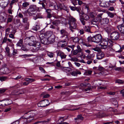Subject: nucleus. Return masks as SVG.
I'll use <instances>...</instances> for the list:
<instances>
[{
    "label": "nucleus",
    "instance_id": "37",
    "mask_svg": "<svg viewBox=\"0 0 124 124\" xmlns=\"http://www.w3.org/2000/svg\"><path fill=\"white\" fill-rule=\"evenodd\" d=\"M84 29L85 31L88 32H90V28L88 26H85L84 27Z\"/></svg>",
    "mask_w": 124,
    "mask_h": 124
},
{
    "label": "nucleus",
    "instance_id": "27",
    "mask_svg": "<svg viewBox=\"0 0 124 124\" xmlns=\"http://www.w3.org/2000/svg\"><path fill=\"white\" fill-rule=\"evenodd\" d=\"M104 56V54L102 52L98 53L97 55V58L98 59L100 60Z\"/></svg>",
    "mask_w": 124,
    "mask_h": 124
},
{
    "label": "nucleus",
    "instance_id": "38",
    "mask_svg": "<svg viewBox=\"0 0 124 124\" xmlns=\"http://www.w3.org/2000/svg\"><path fill=\"white\" fill-rule=\"evenodd\" d=\"M48 56L50 58L53 57L54 53L52 52H48L47 53Z\"/></svg>",
    "mask_w": 124,
    "mask_h": 124
},
{
    "label": "nucleus",
    "instance_id": "30",
    "mask_svg": "<svg viewBox=\"0 0 124 124\" xmlns=\"http://www.w3.org/2000/svg\"><path fill=\"white\" fill-rule=\"evenodd\" d=\"M80 17H82V19L86 20H88L89 18V16L85 14H83L82 16H80Z\"/></svg>",
    "mask_w": 124,
    "mask_h": 124
},
{
    "label": "nucleus",
    "instance_id": "61",
    "mask_svg": "<svg viewBox=\"0 0 124 124\" xmlns=\"http://www.w3.org/2000/svg\"><path fill=\"white\" fill-rule=\"evenodd\" d=\"M71 75L73 76H77V73L76 72V71H73L72 72L71 74Z\"/></svg>",
    "mask_w": 124,
    "mask_h": 124
},
{
    "label": "nucleus",
    "instance_id": "6",
    "mask_svg": "<svg viewBox=\"0 0 124 124\" xmlns=\"http://www.w3.org/2000/svg\"><path fill=\"white\" fill-rule=\"evenodd\" d=\"M31 111H28L24 115L25 117H26V118L29 119L30 121H31L34 119L33 117L35 115V114L33 112H30Z\"/></svg>",
    "mask_w": 124,
    "mask_h": 124
},
{
    "label": "nucleus",
    "instance_id": "57",
    "mask_svg": "<svg viewBox=\"0 0 124 124\" xmlns=\"http://www.w3.org/2000/svg\"><path fill=\"white\" fill-rule=\"evenodd\" d=\"M124 82L123 81L120 79H118L116 81V83H123Z\"/></svg>",
    "mask_w": 124,
    "mask_h": 124
},
{
    "label": "nucleus",
    "instance_id": "64",
    "mask_svg": "<svg viewBox=\"0 0 124 124\" xmlns=\"http://www.w3.org/2000/svg\"><path fill=\"white\" fill-rule=\"evenodd\" d=\"M107 93L110 95H114L115 94V93L114 92H108Z\"/></svg>",
    "mask_w": 124,
    "mask_h": 124
},
{
    "label": "nucleus",
    "instance_id": "35",
    "mask_svg": "<svg viewBox=\"0 0 124 124\" xmlns=\"http://www.w3.org/2000/svg\"><path fill=\"white\" fill-rule=\"evenodd\" d=\"M105 31L108 33L110 32L111 30V27L109 26L105 28Z\"/></svg>",
    "mask_w": 124,
    "mask_h": 124
},
{
    "label": "nucleus",
    "instance_id": "44",
    "mask_svg": "<svg viewBox=\"0 0 124 124\" xmlns=\"http://www.w3.org/2000/svg\"><path fill=\"white\" fill-rule=\"evenodd\" d=\"M92 71L91 70H88L86 71V72L84 74L85 75H88L91 74H92Z\"/></svg>",
    "mask_w": 124,
    "mask_h": 124
},
{
    "label": "nucleus",
    "instance_id": "18",
    "mask_svg": "<svg viewBox=\"0 0 124 124\" xmlns=\"http://www.w3.org/2000/svg\"><path fill=\"white\" fill-rule=\"evenodd\" d=\"M41 43L44 45L48 44V39L45 37L42 39L41 38Z\"/></svg>",
    "mask_w": 124,
    "mask_h": 124
},
{
    "label": "nucleus",
    "instance_id": "8",
    "mask_svg": "<svg viewBox=\"0 0 124 124\" xmlns=\"http://www.w3.org/2000/svg\"><path fill=\"white\" fill-rule=\"evenodd\" d=\"M110 37L111 39L112 40H116L118 39L119 38V33L116 31L113 32L111 33Z\"/></svg>",
    "mask_w": 124,
    "mask_h": 124
},
{
    "label": "nucleus",
    "instance_id": "46",
    "mask_svg": "<svg viewBox=\"0 0 124 124\" xmlns=\"http://www.w3.org/2000/svg\"><path fill=\"white\" fill-rule=\"evenodd\" d=\"M113 104L116 106V107H118V102L116 100H115L114 101H113Z\"/></svg>",
    "mask_w": 124,
    "mask_h": 124
},
{
    "label": "nucleus",
    "instance_id": "41",
    "mask_svg": "<svg viewBox=\"0 0 124 124\" xmlns=\"http://www.w3.org/2000/svg\"><path fill=\"white\" fill-rule=\"evenodd\" d=\"M67 119L66 118H65L64 117H61L60 118V119L58 120V123L63 122Z\"/></svg>",
    "mask_w": 124,
    "mask_h": 124
},
{
    "label": "nucleus",
    "instance_id": "21",
    "mask_svg": "<svg viewBox=\"0 0 124 124\" xmlns=\"http://www.w3.org/2000/svg\"><path fill=\"white\" fill-rule=\"evenodd\" d=\"M108 115L106 114L103 113L102 112H100L96 114V116L98 118L103 117L105 116H108Z\"/></svg>",
    "mask_w": 124,
    "mask_h": 124
},
{
    "label": "nucleus",
    "instance_id": "11",
    "mask_svg": "<svg viewBox=\"0 0 124 124\" xmlns=\"http://www.w3.org/2000/svg\"><path fill=\"white\" fill-rule=\"evenodd\" d=\"M0 72L2 74H7L9 73V70L8 68L4 67L0 70Z\"/></svg>",
    "mask_w": 124,
    "mask_h": 124
},
{
    "label": "nucleus",
    "instance_id": "14",
    "mask_svg": "<svg viewBox=\"0 0 124 124\" xmlns=\"http://www.w3.org/2000/svg\"><path fill=\"white\" fill-rule=\"evenodd\" d=\"M13 92V94L15 95L21 94L25 92V90L24 89H22L14 91Z\"/></svg>",
    "mask_w": 124,
    "mask_h": 124
},
{
    "label": "nucleus",
    "instance_id": "19",
    "mask_svg": "<svg viewBox=\"0 0 124 124\" xmlns=\"http://www.w3.org/2000/svg\"><path fill=\"white\" fill-rule=\"evenodd\" d=\"M37 8L35 5L30 6L28 10L31 12H34L37 10Z\"/></svg>",
    "mask_w": 124,
    "mask_h": 124
},
{
    "label": "nucleus",
    "instance_id": "2",
    "mask_svg": "<svg viewBox=\"0 0 124 124\" xmlns=\"http://www.w3.org/2000/svg\"><path fill=\"white\" fill-rule=\"evenodd\" d=\"M28 44L30 46H32L31 50L33 52H37L39 50L41 46L39 42L37 41H34V40L31 41Z\"/></svg>",
    "mask_w": 124,
    "mask_h": 124
},
{
    "label": "nucleus",
    "instance_id": "53",
    "mask_svg": "<svg viewBox=\"0 0 124 124\" xmlns=\"http://www.w3.org/2000/svg\"><path fill=\"white\" fill-rule=\"evenodd\" d=\"M90 17L92 18H94L95 16V14L93 12H91L90 13Z\"/></svg>",
    "mask_w": 124,
    "mask_h": 124
},
{
    "label": "nucleus",
    "instance_id": "32",
    "mask_svg": "<svg viewBox=\"0 0 124 124\" xmlns=\"http://www.w3.org/2000/svg\"><path fill=\"white\" fill-rule=\"evenodd\" d=\"M5 100H3L0 101V108H1L3 107L6 106V105L5 104Z\"/></svg>",
    "mask_w": 124,
    "mask_h": 124
},
{
    "label": "nucleus",
    "instance_id": "25",
    "mask_svg": "<svg viewBox=\"0 0 124 124\" xmlns=\"http://www.w3.org/2000/svg\"><path fill=\"white\" fill-rule=\"evenodd\" d=\"M109 22V19L108 18H105L101 19V23L102 24H107Z\"/></svg>",
    "mask_w": 124,
    "mask_h": 124
},
{
    "label": "nucleus",
    "instance_id": "13",
    "mask_svg": "<svg viewBox=\"0 0 124 124\" xmlns=\"http://www.w3.org/2000/svg\"><path fill=\"white\" fill-rule=\"evenodd\" d=\"M48 39L49 44L53 43L55 42V36L54 35H52Z\"/></svg>",
    "mask_w": 124,
    "mask_h": 124
},
{
    "label": "nucleus",
    "instance_id": "15",
    "mask_svg": "<svg viewBox=\"0 0 124 124\" xmlns=\"http://www.w3.org/2000/svg\"><path fill=\"white\" fill-rule=\"evenodd\" d=\"M57 54L58 56L60 57L62 59L66 58L67 56V55L63 52L60 51L58 52Z\"/></svg>",
    "mask_w": 124,
    "mask_h": 124
},
{
    "label": "nucleus",
    "instance_id": "39",
    "mask_svg": "<svg viewBox=\"0 0 124 124\" xmlns=\"http://www.w3.org/2000/svg\"><path fill=\"white\" fill-rule=\"evenodd\" d=\"M50 120V119H47L46 120L43 121H39L35 122V123L34 124H37L38 123H44L46 122H48Z\"/></svg>",
    "mask_w": 124,
    "mask_h": 124
},
{
    "label": "nucleus",
    "instance_id": "3",
    "mask_svg": "<svg viewBox=\"0 0 124 124\" xmlns=\"http://www.w3.org/2000/svg\"><path fill=\"white\" fill-rule=\"evenodd\" d=\"M94 73L96 76H100L101 75H105L103 71L104 68L101 67H94L93 68Z\"/></svg>",
    "mask_w": 124,
    "mask_h": 124
},
{
    "label": "nucleus",
    "instance_id": "34",
    "mask_svg": "<svg viewBox=\"0 0 124 124\" xmlns=\"http://www.w3.org/2000/svg\"><path fill=\"white\" fill-rule=\"evenodd\" d=\"M87 41L85 40V39L80 38L79 39V43L82 44L83 45L84 44L85 42H87Z\"/></svg>",
    "mask_w": 124,
    "mask_h": 124
},
{
    "label": "nucleus",
    "instance_id": "42",
    "mask_svg": "<svg viewBox=\"0 0 124 124\" xmlns=\"http://www.w3.org/2000/svg\"><path fill=\"white\" fill-rule=\"evenodd\" d=\"M118 47L120 48V49L118 50L116 52L119 53L121 52L122 51V49H124V45H123L122 47H121L119 45L118 46Z\"/></svg>",
    "mask_w": 124,
    "mask_h": 124
},
{
    "label": "nucleus",
    "instance_id": "47",
    "mask_svg": "<svg viewBox=\"0 0 124 124\" xmlns=\"http://www.w3.org/2000/svg\"><path fill=\"white\" fill-rule=\"evenodd\" d=\"M76 46L77 47V49L76 50H78L79 52L80 53L82 51V49L79 45H77Z\"/></svg>",
    "mask_w": 124,
    "mask_h": 124
},
{
    "label": "nucleus",
    "instance_id": "12",
    "mask_svg": "<svg viewBox=\"0 0 124 124\" xmlns=\"http://www.w3.org/2000/svg\"><path fill=\"white\" fill-rule=\"evenodd\" d=\"M60 34L61 36L60 37L61 38H63L65 36H66L67 37V36L68 35V33L64 29H62L60 31Z\"/></svg>",
    "mask_w": 124,
    "mask_h": 124
},
{
    "label": "nucleus",
    "instance_id": "59",
    "mask_svg": "<svg viewBox=\"0 0 124 124\" xmlns=\"http://www.w3.org/2000/svg\"><path fill=\"white\" fill-rule=\"evenodd\" d=\"M79 33L81 34H83L84 33V31L83 29H81L79 31Z\"/></svg>",
    "mask_w": 124,
    "mask_h": 124
},
{
    "label": "nucleus",
    "instance_id": "45",
    "mask_svg": "<svg viewBox=\"0 0 124 124\" xmlns=\"http://www.w3.org/2000/svg\"><path fill=\"white\" fill-rule=\"evenodd\" d=\"M108 16L111 18H113L114 16V15L113 14L109 12H107Z\"/></svg>",
    "mask_w": 124,
    "mask_h": 124
},
{
    "label": "nucleus",
    "instance_id": "50",
    "mask_svg": "<svg viewBox=\"0 0 124 124\" xmlns=\"http://www.w3.org/2000/svg\"><path fill=\"white\" fill-rule=\"evenodd\" d=\"M11 30L10 28H7L5 31L6 34L7 35H8L9 34L10 31Z\"/></svg>",
    "mask_w": 124,
    "mask_h": 124
},
{
    "label": "nucleus",
    "instance_id": "58",
    "mask_svg": "<svg viewBox=\"0 0 124 124\" xmlns=\"http://www.w3.org/2000/svg\"><path fill=\"white\" fill-rule=\"evenodd\" d=\"M7 90V89L6 88L1 89L0 90V92L2 93L5 92Z\"/></svg>",
    "mask_w": 124,
    "mask_h": 124
},
{
    "label": "nucleus",
    "instance_id": "16",
    "mask_svg": "<svg viewBox=\"0 0 124 124\" xmlns=\"http://www.w3.org/2000/svg\"><path fill=\"white\" fill-rule=\"evenodd\" d=\"M12 76L14 78H12V79L16 80H17L18 79H20L22 77L21 75H19V74L16 73H14L12 75Z\"/></svg>",
    "mask_w": 124,
    "mask_h": 124
},
{
    "label": "nucleus",
    "instance_id": "31",
    "mask_svg": "<svg viewBox=\"0 0 124 124\" xmlns=\"http://www.w3.org/2000/svg\"><path fill=\"white\" fill-rule=\"evenodd\" d=\"M5 100L6 106H8L12 103V101L10 99Z\"/></svg>",
    "mask_w": 124,
    "mask_h": 124
},
{
    "label": "nucleus",
    "instance_id": "20",
    "mask_svg": "<svg viewBox=\"0 0 124 124\" xmlns=\"http://www.w3.org/2000/svg\"><path fill=\"white\" fill-rule=\"evenodd\" d=\"M83 119V117L82 116V115H78L77 117L75 118V120L76 121V122L79 123L81 122Z\"/></svg>",
    "mask_w": 124,
    "mask_h": 124
},
{
    "label": "nucleus",
    "instance_id": "48",
    "mask_svg": "<svg viewBox=\"0 0 124 124\" xmlns=\"http://www.w3.org/2000/svg\"><path fill=\"white\" fill-rule=\"evenodd\" d=\"M5 49L6 50V52L8 54V56H10V54L9 53V48L8 47H7L5 48Z\"/></svg>",
    "mask_w": 124,
    "mask_h": 124
},
{
    "label": "nucleus",
    "instance_id": "49",
    "mask_svg": "<svg viewBox=\"0 0 124 124\" xmlns=\"http://www.w3.org/2000/svg\"><path fill=\"white\" fill-rule=\"evenodd\" d=\"M5 18L4 17L0 16V21L1 22H5Z\"/></svg>",
    "mask_w": 124,
    "mask_h": 124
},
{
    "label": "nucleus",
    "instance_id": "54",
    "mask_svg": "<svg viewBox=\"0 0 124 124\" xmlns=\"http://www.w3.org/2000/svg\"><path fill=\"white\" fill-rule=\"evenodd\" d=\"M29 4L28 2H25L23 4V6L24 7H26L27 6L29 5Z\"/></svg>",
    "mask_w": 124,
    "mask_h": 124
},
{
    "label": "nucleus",
    "instance_id": "1",
    "mask_svg": "<svg viewBox=\"0 0 124 124\" xmlns=\"http://www.w3.org/2000/svg\"><path fill=\"white\" fill-rule=\"evenodd\" d=\"M76 19L73 17L70 16L69 17L68 24L70 30L72 32L74 31L73 29H76L77 27V24L76 23Z\"/></svg>",
    "mask_w": 124,
    "mask_h": 124
},
{
    "label": "nucleus",
    "instance_id": "52",
    "mask_svg": "<svg viewBox=\"0 0 124 124\" xmlns=\"http://www.w3.org/2000/svg\"><path fill=\"white\" fill-rule=\"evenodd\" d=\"M80 19L82 24L84 25L85 24V22L84 20L82 19V17H80Z\"/></svg>",
    "mask_w": 124,
    "mask_h": 124
},
{
    "label": "nucleus",
    "instance_id": "36",
    "mask_svg": "<svg viewBox=\"0 0 124 124\" xmlns=\"http://www.w3.org/2000/svg\"><path fill=\"white\" fill-rule=\"evenodd\" d=\"M23 43V40L22 39H20L17 42L16 44L17 46L21 47Z\"/></svg>",
    "mask_w": 124,
    "mask_h": 124
},
{
    "label": "nucleus",
    "instance_id": "24",
    "mask_svg": "<svg viewBox=\"0 0 124 124\" xmlns=\"http://www.w3.org/2000/svg\"><path fill=\"white\" fill-rule=\"evenodd\" d=\"M28 18L27 17L23 18V22L24 23H26L27 24L26 29H28V27L29 25V23L28 21Z\"/></svg>",
    "mask_w": 124,
    "mask_h": 124
},
{
    "label": "nucleus",
    "instance_id": "62",
    "mask_svg": "<svg viewBox=\"0 0 124 124\" xmlns=\"http://www.w3.org/2000/svg\"><path fill=\"white\" fill-rule=\"evenodd\" d=\"M76 1H78V3L79 5H80L83 3L82 1L80 0H74Z\"/></svg>",
    "mask_w": 124,
    "mask_h": 124
},
{
    "label": "nucleus",
    "instance_id": "9",
    "mask_svg": "<svg viewBox=\"0 0 124 124\" xmlns=\"http://www.w3.org/2000/svg\"><path fill=\"white\" fill-rule=\"evenodd\" d=\"M18 121L19 122V124H26V123L30 122V121L29 119H28V120L26 117H25V118H20L19 119Z\"/></svg>",
    "mask_w": 124,
    "mask_h": 124
},
{
    "label": "nucleus",
    "instance_id": "7",
    "mask_svg": "<svg viewBox=\"0 0 124 124\" xmlns=\"http://www.w3.org/2000/svg\"><path fill=\"white\" fill-rule=\"evenodd\" d=\"M49 104L48 100H44L40 101L37 105L39 107H44L48 105Z\"/></svg>",
    "mask_w": 124,
    "mask_h": 124
},
{
    "label": "nucleus",
    "instance_id": "28",
    "mask_svg": "<svg viewBox=\"0 0 124 124\" xmlns=\"http://www.w3.org/2000/svg\"><path fill=\"white\" fill-rule=\"evenodd\" d=\"M52 35H54L51 31L47 32L44 35L45 37L48 39Z\"/></svg>",
    "mask_w": 124,
    "mask_h": 124
},
{
    "label": "nucleus",
    "instance_id": "43",
    "mask_svg": "<svg viewBox=\"0 0 124 124\" xmlns=\"http://www.w3.org/2000/svg\"><path fill=\"white\" fill-rule=\"evenodd\" d=\"M8 79V78L6 77H0V80L1 81H5Z\"/></svg>",
    "mask_w": 124,
    "mask_h": 124
},
{
    "label": "nucleus",
    "instance_id": "33",
    "mask_svg": "<svg viewBox=\"0 0 124 124\" xmlns=\"http://www.w3.org/2000/svg\"><path fill=\"white\" fill-rule=\"evenodd\" d=\"M40 28L39 26V24H38V23L37 24H36L35 26H33L32 29V30L37 31L38 30H39Z\"/></svg>",
    "mask_w": 124,
    "mask_h": 124
},
{
    "label": "nucleus",
    "instance_id": "5",
    "mask_svg": "<svg viewBox=\"0 0 124 124\" xmlns=\"http://www.w3.org/2000/svg\"><path fill=\"white\" fill-rule=\"evenodd\" d=\"M102 37L100 34H97L92 37L91 40L92 42L99 43L101 40Z\"/></svg>",
    "mask_w": 124,
    "mask_h": 124
},
{
    "label": "nucleus",
    "instance_id": "29",
    "mask_svg": "<svg viewBox=\"0 0 124 124\" xmlns=\"http://www.w3.org/2000/svg\"><path fill=\"white\" fill-rule=\"evenodd\" d=\"M61 69L64 71L68 72L70 71L71 69L69 67H62Z\"/></svg>",
    "mask_w": 124,
    "mask_h": 124
},
{
    "label": "nucleus",
    "instance_id": "22",
    "mask_svg": "<svg viewBox=\"0 0 124 124\" xmlns=\"http://www.w3.org/2000/svg\"><path fill=\"white\" fill-rule=\"evenodd\" d=\"M8 2L0 0V6L3 8L6 7L8 5Z\"/></svg>",
    "mask_w": 124,
    "mask_h": 124
},
{
    "label": "nucleus",
    "instance_id": "56",
    "mask_svg": "<svg viewBox=\"0 0 124 124\" xmlns=\"http://www.w3.org/2000/svg\"><path fill=\"white\" fill-rule=\"evenodd\" d=\"M73 54L74 55H76L78 53H80L79 52L78 50H73Z\"/></svg>",
    "mask_w": 124,
    "mask_h": 124
},
{
    "label": "nucleus",
    "instance_id": "17",
    "mask_svg": "<svg viewBox=\"0 0 124 124\" xmlns=\"http://www.w3.org/2000/svg\"><path fill=\"white\" fill-rule=\"evenodd\" d=\"M117 28L121 33H124V24H122L117 26Z\"/></svg>",
    "mask_w": 124,
    "mask_h": 124
},
{
    "label": "nucleus",
    "instance_id": "55",
    "mask_svg": "<svg viewBox=\"0 0 124 124\" xmlns=\"http://www.w3.org/2000/svg\"><path fill=\"white\" fill-rule=\"evenodd\" d=\"M39 69L42 72H43L44 73H45V70L42 67H39Z\"/></svg>",
    "mask_w": 124,
    "mask_h": 124
},
{
    "label": "nucleus",
    "instance_id": "63",
    "mask_svg": "<svg viewBox=\"0 0 124 124\" xmlns=\"http://www.w3.org/2000/svg\"><path fill=\"white\" fill-rule=\"evenodd\" d=\"M9 37L13 39H14L15 38V37H14V35L12 34H10L9 35Z\"/></svg>",
    "mask_w": 124,
    "mask_h": 124
},
{
    "label": "nucleus",
    "instance_id": "10",
    "mask_svg": "<svg viewBox=\"0 0 124 124\" xmlns=\"http://www.w3.org/2000/svg\"><path fill=\"white\" fill-rule=\"evenodd\" d=\"M100 6L106 8L109 6V3L108 2L105 0L100 1Z\"/></svg>",
    "mask_w": 124,
    "mask_h": 124
},
{
    "label": "nucleus",
    "instance_id": "26",
    "mask_svg": "<svg viewBox=\"0 0 124 124\" xmlns=\"http://www.w3.org/2000/svg\"><path fill=\"white\" fill-rule=\"evenodd\" d=\"M70 39L72 40L73 42L75 44H79V39L78 37H71Z\"/></svg>",
    "mask_w": 124,
    "mask_h": 124
},
{
    "label": "nucleus",
    "instance_id": "4",
    "mask_svg": "<svg viewBox=\"0 0 124 124\" xmlns=\"http://www.w3.org/2000/svg\"><path fill=\"white\" fill-rule=\"evenodd\" d=\"M109 39L107 38L103 39L100 44V47L102 49H106L108 46V42Z\"/></svg>",
    "mask_w": 124,
    "mask_h": 124
},
{
    "label": "nucleus",
    "instance_id": "23",
    "mask_svg": "<svg viewBox=\"0 0 124 124\" xmlns=\"http://www.w3.org/2000/svg\"><path fill=\"white\" fill-rule=\"evenodd\" d=\"M60 46L61 47H65L67 45V43L66 42V40L61 41L60 42Z\"/></svg>",
    "mask_w": 124,
    "mask_h": 124
},
{
    "label": "nucleus",
    "instance_id": "60",
    "mask_svg": "<svg viewBox=\"0 0 124 124\" xmlns=\"http://www.w3.org/2000/svg\"><path fill=\"white\" fill-rule=\"evenodd\" d=\"M93 59H91L90 60H88L87 62V63L88 64H91L92 62L93 61Z\"/></svg>",
    "mask_w": 124,
    "mask_h": 124
},
{
    "label": "nucleus",
    "instance_id": "51",
    "mask_svg": "<svg viewBox=\"0 0 124 124\" xmlns=\"http://www.w3.org/2000/svg\"><path fill=\"white\" fill-rule=\"evenodd\" d=\"M58 5V6L59 8V9L61 10L63 8V4L61 3L57 4Z\"/></svg>",
    "mask_w": 124,
    "mask_h": 124
},
{
    "label": "nucleus",
    "instance_id": "40",
    "mask_svg": "<svg viewBox=\"0 0 124 124\" xmlns=\"http://www.w3.org/2000/svg\"><path fill=\"white\" fill-rule=\"evenodd\" d=\"M100 19L97 17L94 18L92 20V23H93V22L96 23V22L100 20Z\"/></svg>",
    "mask_w": 124,
    "mask_h": 124
}]
</instances>
